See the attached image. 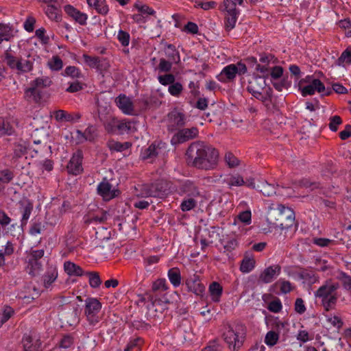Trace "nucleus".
<instances>
[{
  "label": "nucleus",
  "instance_id": "nucleus-10",
  "mask_svg": "<svg viewBox=\"0 0 351 351\" xmlns=\"http://www.w3.org/2000/svg\"><path fill=\"white\" fill-rule=\"evenodd\" d=\"M83 154L80 150L75 152L69 160L66 169L69 174L77 176L83 171Z\"/></svg>",
  "mask_w": 351,
  "mask_h": 351
},
{
  "label": "nucleus",
  "instance_id": "nucleus-14",
  "mask_svg": "<svg viewBox=\"0 0 351 351\" xmlns=\"http://www.w3.org/2000/svg\"><path fill=\"white\" fill-rule=\"evenodd\" d=\"M266 85V78L254 75L248 82L247 90L253 96L255 95L259 96L260 93L265 88Z\"/></svg>",
  "mask_w": 351,
  "mask_h": 351
},
{
  "label": "nucleus",
  "instance_id": "nucleus-31",
  "mask_svg": "<svg viewBox=\"0 0 351 351\" xmlns=\"http://www.w3.org/2000/svg\"><path fill=\"white\" fill-rule=\"evenodd\" d=\"M167 277L174 288L178 287L181 284L180 271L178 267H172L168 270Z\"/></svg>",
  "mask_w": 351,
  "mask_h": 351
},
{
  "label": "nucleus",
  "instance_id": "nucleus-21",
  "mask_svg": "<svg viewBox=\"0 0 351 351\" xmlns=\"http://www.w3.org/2000/svg\"><path fill=\"white\" fill-rule=\"evenodd\" d=\"M24 351H42L41 342L38 339L25 335L23 338Z\"/></svg>",
  "mask_w": 351,
  "mask_h": 351
},
{
  "label": "nucleus",
  "instance_id": "nucleus-24",
  "mask_svg": "<svg viewBox=\"0 0 351 351\" xmlns=\"http://www.w3.org/2000/svg\"><path fill=\"white\" fill-rule=\"evenodd\" d=\"M64 10L68 15L73 18L80 24L84 25L86 23L87 19L86 14L81 13L71 5H65Z\"/></svg>",
  "mask_w": 351,
  "mask_h": 351
},
{
  "label": "nucleus",
  "instance_id": "nucleus-5",
  "mask_svg": "<svg viewBox=\"0 0 351 351\" xmlns=\"http://www.w3.org/2000/svg\"><path fill=\"white\" fill-rule=\"evenodd\" d=\"M43 249L31 250L27 252L25 263L26 272L32 276H36L40 274L43 268Z\"/></svg>",
  "mask_w": 351,
  "mask_h": 351
},
{
  "label": "nucleus",
  "instance_id": "nucleus-54",
  "mask_svg": "<svg viewBox=\"0 0 351 351\" xmlns=\"http://www.w3.org/2000/svg\"><path fill=\"white\" fill-rule=\"evenodd\" d=\"M62 75L72 78H79L81 76V73L77 67L69 66L66 67Z\"/></svg>",
  "mask_w": 351,
  "mask_h": 351
},
{
  "label": "nucleus",
  "instance_id": "nucleus-13",
  "mask_svg": "<svg viewBox=\"0 0 351 351\" xmlns=\"http://www.w3.org/2000/svg\"><path fill=\"white\" fill-rule=\"evenodd\" d=\"M97 193L104 200L109 201L119 195V191L112 188V184L106 180L100 182L97 187Z\"/></svg>",
  "mask_w": 351,
  "mask_h": 351
},
{
  "label": "nucleus",
  "instance_id": "nucleus-22",
  "mask_svg": "<svg viewBox=\"0 0 351 351\" xmlns=\"http://www.w3.org/2000/svg\"><path fill=\"white\" fill-rule=\"evenodd\" d=\"M41 98V92L36 87L31 86L25 90L24 99L29 103L38 104L40 101Z\"/></svg>",
  "mask_w": 351,
  "mask_h": 351
},
{
  "label": "nucleus",
  "instance_id": "nucleus-58",
  "mask_svg": "<svg viewBox=\"0 0 351 351\" xmlns=\"http://www.w3.org/2000/svg\"><path fill=\"white\" fill-rule=\"evenodd\" d=\"M48 65L51 70L59 71L62 68L63 63L58 56H53Z\"/></svg>",
  "mask_w": 351,
  "mask_h": 351
},
{
  "label": "nucleus",
  "instance_id": "nucleus-63",
  "mask_svg": "<svg viewBox=\"0 0 351 351\" xmlns=\"http://www.w3.org/2000/svg\"><path fill=\"white\" fill-rule=\"evenodd\" d=\"M282 306L280 299L277 298L271 301L268 304L267 308L272 313H279L282 310Z\"/></svg>",
  "mask_w": 351,
  "mask_h": 351
},
{
  "label": "nucleus",
  "instance_id": "nucleus-6",
  "mask_svg": "<svg viewBox=\"0 0 351 351\" xmlns=\"http://www.w3.org/2000/svg\"><path fill=\"white\" fill-rule=\"evenodd\" d=\"M4 60L6 64L18 74L28 73L32 71L34 61L28 56L27 58L16 57L9 52L4 54Z\"/></svg>",
  "mask_w": 351,
  "mask_h": 351
},
{
  "label": "nucleus",
  "instance_id": "nucleus-2",
  "mask_svg": "<svg viewBox=\"0 0 351 351\" xmlns=\"http://www.w3.org/2000/svg\"><path fill=\"white\" fill-rule=\"evenodd\" d=\"M246 329L243 324L235 323L225 328L223 337L230 350H239L243 346L245 338Z\"/></svg>",
  "mask_w": 351,
  "mask_h": 351
},
{
  "label": "nucleus",
  "instance_id": "nucleus-36",
  "mask_svg": "<svg viewBox=\"0 0 351 351\" xmlns=\"http://www.w3.org/2000/svg\"><path fill=\"white\" fill-rule=\"evenodd\" d=\"M131 146L129 142H119L114 140H110L108 142V147L111 151L123 152L128 149Z\"/></svg>",
  "mask_w": 351,
  "mask_h": 351
},
{
  "label": "nucleus",
  "instance_id": "nucleus-39",
  "mask_svg": "<svg viewBox=\"0 0 351 351\" xmlns=\"http://www.w3.org/2000/svg\"><path fill=\"white\" fill-rule=\"evenodd\" d=\"M344 64H351V47H347L336 61V65L343 66Z\"/></svg>",
  "mask_w": 351,
  "mask_h": 351
},
{
  "label": "nucleus",
  "instance_id": "nucleus-56",
  "mask_svg": "<svg viewBox=\"0 0 351 351\" xmlns=\"http://www.w3.org/2000/svg\"><path fill=\"white\" fill-rule=\"evenodd\" d=\"M342 123L341 118L338 115H335L329 119L328 127L332 132H337L338 126Z\"/></svg>",
  "mask_w": 351,
  "mask_h": 351
},
{
  "label": "nucleus",
  "instance_id": "nucleus-44",
  "mask_svg": "<svg viewBox=\"0 0 351 351\" xmlns=\"http://www.w3.org/2000/svg\"><path fill=\"white\" fill-rule=\"evenodd\" d=\"M197 206V201L193 197L184 199L180 204V209L183 212L191 210Z\"/></svg>",
  "mask_w": 351,
  "mask_h": 351
},
{
  "label": "nucleus",
  "instance_id": "nucleus-38",
  "mask_svg": "<svg viewBox=\"0 0 351 351\" xmlns=\"http://www.w3.org/2000/svg\"><path fill=\"white\" fill-rule=\"evenodd\" d=\"M162 144V143H158L157 145L156 143H153L151 145H149V147H147L145 149L143 154V158H151L158 156L160 153V150L161 148L160 145Z\"/></svg>",
  "mask_w": 351,
  "mask_h": 351
},
{
  "label": "nucleus",
  "instance_id": "nucleus-64",
  "mask_svg": "<svg viewBox=\"0 0 351 351\" xmlns=\"http://www.w3.org/2000/svg\"><path fill=\"white\" fill-rule=\"evenodd\" d=\"M202 351H222V346L217 341H210Z\"/></svg>",
  "mask_w": 351,
  "mask_h": 351
},
{
  "label": "nucleus",
  "instance_id": "nucleus-35",
  "mask_svg": "<svg viewBox=\"0 0 351 351\" xmlns=\"http://www.w3.org/2000/svg\"><path fill=\"white\" fill-rule=\"evenodd\" d=\"M89 6H93L97 12L105 15L108 12V7L105 0H89Z\"/></svg>",
  "mask_w": 351,
  "mask_h": 351
},
{
  "label": "nucleus",
  "instance_id": "nucleus-45",
  "mask_svg": "<svg viewBox=\"0 0 351 351\" xmlns=\"http://www.w3.org/2000/svg\"><path fill=\"white\" fill-rule=\"evenodd\" d=\"M117 38L121 43V46L125 47H128L130 41V35L128 32L119 29L118 31Z\"/></svg>",
  "mask_w": 351,
  "mask_h": 351
},
{
  "label": "nucleus",
  "instance_id": "nucleus-51",
  "mask_svg": "<svg viewBox=\"0 0 351 351\" xmlns=\"http://www.w3.org/2000/svg\"><path fill=\"white\" fill-rule=\"evenodd\" d=\"M278 334L273 330H270L265 335V343L270 347L274 346L278 342Z\"/></svg>",
  "mask_w": 351,
  "mask_h": 351
},
{
  "label": "nucleus",
  "instance_id": "nucleus-40",
  "mask_svg": "<svg viewBox=\"0 0 351 351\" xmlns=\"http://www.w3.org/2000/svg\"><path fill=\"white\" fill-rule=\"evenodd\" d=\"M52 81L50 77L47 76H43L36 78L31 82V86L38 88H47L51 85Z\"/></svg>",
  "mask_w": 351,
  "mask_h": 351
},
{
  "label": "nucleus",
  "instance_id": "nucleus-9",
  "mask_svg": "<svg viewBox=\"0 0 351 351\" xmlns=\"http://www.w3.org/2000/svg\"><path fill=\"white\" fill-rule=\"evenodd\" d=\"M199 130L196 127L179 130L171 138V143L177 145L197 137Z\"/></svg>",
  "mask_w": 351,
  "mask_h": 351
},
{
  "label": "nucleus",
  "instance_id": "nucleus-33",
  "mask_svg": "<svg viewBox=\"0 0 351 351\" xmlns=\"http://www.w3.org/2000/svg\"><path fill=\"white\" fill-rule=\"evenodd\" d=\"M64 271L69 276H80L82 275V269L75 263L66 261L64 264Z\"/></svg>",
  "mask_w": 351,
  "mask_h": 351
},
{
  "label": "nucleus",
  "instance_id": "nucleus-42",
  "mask_svg": "<svg viewBox=\"0 0 351 351\" xmlns=\"http://www.w3.org/2000/svg\"><path fill=\"white\" fill-rule=\"evenodd\" d=\"M183 86L179 82H173V84H170L168 87L169 93L175 97H178L183 91Z\"/></svg>",
  "mask_w": 351,
  "mask_h": 351
},
{
  "label": "nucleus",
  "instance_id": "nucleus-15",
  "mask_svg": "<svg viewBox=\"0 0 351 351\" xmlns=\"http://www.w3.org/2000/svg\"><path fill=\"white\" fill-rule=\"evenodd\" d=\"M101 303L97 298H89V325H95L101 318Z\"/></svg>",
  "mask_w": 351,
  "mask_h": 351
},
{
  "label": "nucleus",
  "instance_id": "nucleus-55",
  "mask_svg": "<svg viewBox=\"0 0 351 351\" xmlns=\"http://www.w3.org/2000/svg\"><path fill=\"white\" fill-rule=\"evenodd\" d=\"M14 311L10 306H5L1 314L0 326L5 323L14 315Z\"/></svg>",
  "mask_w": 351,
  "mask_h": 351
},
{
  "label": "nucleus",
  "instance_id": "nucleus-12",
  "mask_svg": "<svg viewBox=\"0 0 351 351\" xmlns=\"http://www.w3.org/2000/svg\"><path fill=\"white\" fill-rule=\"evenodd\" d=\"M315 91L323 95H329L332 90L330 88L326 90L324 84L319 79H313L310 84L304 86L302 89V95L305 97L313 95Z\"/></svg>",
  "mask_w": 351,
  "mask_h": 351
},
{
  "label": "nucleus",
  "instance_id": "nucleus-18",
  "mask_svg": "<svg viewBox=\"0 0 351 351\" xmlns=\"http://www.w3.org/2000/svg\"><path fill=\"white\" fill-rule=\"evenodd\" d=\"M185 283L188 291L197 295H202L205 291L204 285L200 282L199 276L196 274L186 279Z\"/></svg>",
  "mask_w": 351,
  "mask_h": 351
},
{
  "label": "nucleus",
  "instance_id": "nucleus-11",
  "mask_svg": "<svg viewBox=\"0 0 351 351\" xmlns=\"http://www.w3.org/2000/svg\"><path fill=\"white\" fill-rule=\"evenodd\" d=\"M186 117L182 112L174 110L168 114L167 129L173 132L186 124Z\"/></svg>",
  "mask_w": 351,
  "mask_h": 351
},
{
  "label": "nucleus",
  "instance_id": "nucleus-48",
  "mask_svg": "<svg viewBox=\"0 0 351 351\" xmlns=\"http://www.w3.org/2000/svg\"><path fill=\"white\" fill-rule=\"evenodd\" d=\"M173 64H174V62L171 60L161 58L160 59L157 69L160 73H168L171 70Z\"/></svg>",
  "mask_w": 351,
  "mask_h": 351
},
{
  "label": "nucleus",
  "instance_id": "nucleus-47",
  "mask_svg": "<svg viewBox=\"0 0 351 351\" xmlns=\"http://www.w3.org/2000/svg\"><path fill=\"white\" fill-rule=\"evenodd\" d=\"M102 280L99 275L96 271H89V285L92 288H99L101 285Z\"/></svg>",
  "mask_w": 351,
  "mask_h": 351
},
{
  "label": "nucleus",
  "instance_id": "nucleus-7",
  "mask_svg": "<svg viewBox=\"0 0 351 351\" xmlns=\"http://www.w3.org/2000/svg\"><path fill=\"white\" fill-rule=\"evenodd\" d=\"M247 71L246 64L240 61L237 64H230L223 67L216 78L222 83H229L233 82L237 75H244Z\"/></svg>",
  "mask_w": 351,
  "mask_h": 351
},
{
  "label": "nucleus",
  "instance_id": "nucleus-28",
  "mask_svg": "<svg viewBox=\"0 0 351 351\" xmlns=\"http://www.w3.org/2000/svg\"><path fill=\"white\" fill-rule=\"evenodd\" d=\"M221 182L223 184H226L229 188H232L233 186H241L244 185L245 183L243 177L239 174L228 175L221 180Z\"/></svg>",
  "mask_w": 351,
  "mask_h": 351
},
{
  "label": "nucleus",
  "instance_id": "nucleus-50",
  "mask_svg": "<svg viewBox=\"0 0 351 351\" xmlns=\"http://www.w3.org/2000/svg\"><path fill=\"white\" fill-rule=\"evenodd\" d=\"M159 83L162 86H169L176 81V77L172 73H167L165 75H160L157 77Z\"/></svg>",
  "mask_w": 351,
  "mask_h": 351
},
{
  "label": "nucleus",
  "instance_id": "nucleus-4",
  "mask_svg": "<svg viewBox=\"0 0 351 351\" xmlns=\"http://www.w3.org/2000/svg\"><path fill=\"white\" fill-rule=\"evenodd\" d=\"M271 215L278 216V218H277L275 221H273L270 217L267 218L268 222L271 224L274 228L287 230L294 223L295 213L293 210L282 204H278Z\"/></svg>",
  "mask_w": 351,
  "mask_h": 351
},
{
  "label": "nucleus",
  "instance_id": "nucleus-53",
  "mask_svg": "<svg viewBox=\"0 0 351 351\" xmlns=\"http://www.w3.org/2000/svg\"><path fill=\"white\" fill-rule=\"evenodd\" d=\"M136 195L140 197H150L152 193H149L148 184L138 185L135 188Z\"/></svg>",
  "mask_w": 351,
  "mask_h": 351
},
{
  "label": "nucleus",
  "instance_id": "nucleus-61",
  "mask_svg": "<svg viewBox=\"0 0 351 351\" xmlns=\"http://www.w3.org/2000/svg\"><path fill=\"white\" fill-rule=\"evenodd\" d=\"M0 251H1L3 258H5V256H10L13 254L14 252V244L12 242L8 241L5 245L2 246V248L0 249Z\"/></svg>",
  "mask_w": 351,
  "mask_h": 351
},
{
  "label": "nucleus",
  "instance_id": "nucleus-16",
  "mask_svg": "<svg viewBox=\"0 0 351 351\" xmlns=\"http://www.w3.org/2000/svg\"><path fill=\"white\" fill-rule=\"evenodd\" d=\"M281 272L279 265H274L266 267L260 274L258 280L265 284L271 282Z\"/></svg>",
  "mask_w": 351,
  "mask_h": 351
},
{
  "label": "nucleus",
  "instance_id": "nucleus-1",
  "mask_svg": "<svg viewBox=\"0 0 351 351\" xmlns=\"http://www.w3.org/2000/svg\"><path fill=\"white\" fill-rule=\"evenodd\" d=\"M186 156L191 166L206 171L212 170L217 166L219 152L202 141H195L189 146Z\"/></svg>",
  "mask_w": 351,
  "mask_h": 351
},
{
  "label": "nucleus",
  "instance_id": "nucleus-43",
  "mask_svg": "<svg viewBox=\"0 0 351 351\" xmlns=\"http://www.w3.org/2000/svg\"><path fill=\"white\" fill-rule=\"evenodd\" d=\"M134 8L143 15H154L156 12L153 8L146 4L142 3L141 1H136L134 4Z\"/></svg>",
  "mask_w": 351,
  "mask_h": 351
},
{
  "label": "nucleus",
  "instance_id": "nucleus-46",
  "mask_svg": "<svg viewBox=\"0 0 351 351\" xmlns=\"http://www.w3.org/2000/svg\"><path fill=\"white\" fill-rule=\"evenodd\" d=\"M169 288L167 281L165 278H159L154 281L152 285V291L154 292L165 291Z\"/></svg>",
  "mask_w": 351,
  "mask_h": 351
},
{
  "label": "nucleus",
  "instance_id": "nucleus-49",
  "mask_svg": "<svg viewBox=\"0 0 351 351\" xmlns=\"http://www.w3.org/2000/svg\"><path fill=\"white\" fill-rule=\"evenodd\" d=\"M143 343V340L141 337L132 338L128 343L124 351H132L135 348L140 349Z\"/></svg>",
  "mask_w": 351,
  "mask_h": 351
},
{
  "label": "nucleus",
  "instance_id": "nucleus-30",
  "mask_svg": "<svg viewBox=\"0 0 351 351\" xmlns=\"http://www.w3.org/2000/svg\"><path fill=\"white\" fill-rule=\"evenodd\" d=\"M21 212L22 213L21 223L26 224L30 217L33 210V204L29 200H24L21 203Z\"/></svg>",
  "mask_w": 351,
  "mask_h": 351
},
{
  "label": "nucleus",
  "instance_id": "nucleus-23",
  "mask_svg": "<svg viewBox=\"0 0 351 351\" xmlns=\"http://www.w3.org/2000/svg\"><path fill=\"white\" fill-rule=\"evenodd\" d=\"M164 52L167 60L172 61L174 64H178L180 62V56L175 45L166 43L165 44Z\"/></svg>",
  "mask_w": 351,
  "mask_h": 351
},
{
  "label": "nucleus",
  "instance_id": "nucleus-25",
  "mask_svg": "<svg viewBox=\"0 0 351 351\" xmlns=\"http://www.w3.org/2000/svg\"><path fill=\"white\" fill-rule=\"evenodd\" d=\"M89 66L95 67L100 73H102L108 71L110 67V63L106 59L98 57L91 58L89 56Z\"/></svg>",
  "mask_w": 351,
  "mask_h": 351
},
{
  "label": "nucleus",
  "instance_id": "nucleus-60",
  "mask_svg": "<svg viewBox=\"0 0 351 351\" xmlns=\"http://www.w3.org/2000/svg\"><path fill=\"white\" fill-rule=\"evenodd\" d=\"M283 71L284 70L282 66H274L271 67L270 71L269 73V76H270L272 80H278L282 76Z\"/></svg>",
  "mask_w": 351,
  "mask_h": 351
},
{
  "label": "nucleus",
  "instance_id": "nucleus-52",
  "mask_svg": "<svg viewBox=\"0 0 351 351\" xmlns=\"http://www.w3.org/2000/svg\"><path fill=\"white\" fill-rule=\"evenodd\" d=\"M260 64L269 65L276 64L278 62L277 58L271 53H261L259 58Z\"/></svg>",
  "mask_w": 351,
  "mask_h": 351
},
{
  "label": "nucleus",
  "instance_id": "nucleus-32",
  "mask_svg": "<svg viewBox=\"0 0 351 351\" xmlns=\"http://www.w3.org/2000/svg\"><path fill=\"white\" fill-rule=\"evenodd\" d=\"M58 271L56 268H49L44 276L43 280L45 287L48 288L57 278Z\"/></svg>",
  "mask_w": 351,
  "mask_h": 351
},
{
  "label": "nucleus",
  "instance_id": "nucleus-3",
  "mask_svg": "<svg viewBox=\"0 0 351 351\" xmlns=\"http://www.w3.org/2000/svg\"><path fill=\"white\" fill-rule=\"evenodd\" d=\"M339 287L338 283L328 280L315 292V297L321 299L326 311H328L335 308L339 298Z\"/></svg>",
  "mask_w": 351,
  "mask_h": 351
},
{
  "label": "nucleus",
  "instance_id": "nucleus-27",
  "mask_svg": "<svg viewBox=\"0 0 351 351\" xmlns=\"http://www.w3.org/2000/svg\"><path fill=\"white\" fill-rule=\"evenodd\" d=\"M256 187L257 191H260L265 196H271L276 193L275 186L269 184L264 180H258Z\"/></svg>",
  "mask_w": 351,
  "mask_h": 351
},
{
  "label": "nucleus",
  "instance_id": "nucleus-62",
  "mask_svg": "<svg viewBox=\"0 0 351 351\" xmlns=\"http://www.w3.org/2000/svg\"><path fill=\"white\" fill-rule=\"evenodd\" d=\"M338 279H339L345 289L351 291V277L347 275L345 272L341 271L339 273L337 276Z\"/></svg>",
  "mask_w": 351,
  "mask_h": 351
},
{
  "label": "nucleus",
  "instance_id": "nucleus-29",
  "mask_svg": "<svg viewBox=\"0 0 351 351\" xmlns=\"http://www.w3.org/2000/svg\"><path fill=\"white\" fill-rule=\"evenodd\" d=\"M176 333L178 337H180L184 342H189L193 341L194 335L189 326H186L185 324L180 326L177 329Z\"/></svg>",
  "mask_w": 351,
  "mask_h": 351
},
{
  "label": "nucleus",
  "instance_id": "nucleus-20",
  "mask_svg": "<svg viewBox=\"0 0 351 351\" xmlns=\"http://www.w3.org/2000/svg\"><path fill=\"white\" fill-rule=\"evenodd\" d=\"M180 191L182 193L186 195L189 197H196L199 196V191L194 182L190 180L184 181L180 186Z\"/></svg>",
  "mask_w": 351,
  "mask_h": 351
},
{
  "label": "nucleus",
  "instance_id": "nucleus-26",
  "mask_svg": "<svg viewBox=\"0 0 351 351\" xmlns=\"http://www.w3.org/2000/svg\"><path fill=\"white\" fill-rule=\"evenodd\" d=\"M208 291L210 298L214 302H219L223 293L222 286L217 282H213L210 284Z\"/></svg>",
  "mask_w": 351,
  "mask_h": 351
},
{
  "label": "nucleus",
  "instance_id": "nucleus-19",
  "mask_svg": "<svg viewBox=\"0 0 351 351\" xmlns=\"http://www.w3.org/2000/svg\"><path fill=\"white\" fill-rule=\"evenodd\" d=\"M117 130L119 134H133L137 131V121L134 119L119 121Z\"/></svg>",
  "mask_w": 351,
  "mask_h": 351
},
{
  "label": "nucleus",
  "instance_id": "nucleus-17",
  "mask_svg": "<svg viewBox=\"0 0 351 351\" xmlns=\"http://www.w3.org/2000/svg\"><path fill=\"white\" fill-rule=\"evenodd\" d=\"M117 107L123 113L128 115L134 114V108L132 101L124 94H121L115 99Z\"/></svg>",
  "mask_w": 351,
  "mask_h": 351
},
{
  "label": "nucleus",
  "instance_id": "nucleus-59",
  "mask_svg": "<svg viewBox=\"0 0 351 351\" xmlns=\"http://www.w3.org/2000/svg\"><path fill=\"white\" fill-rule=\"evenodd\" d=\"M263 104L265 106L267 112H269L274 113L275 112H277L279 110L278 106L276 103V100L273 97V94L268 99V101L264 103Z\"/></svg>",
  "mask_w": 351,
  "mask_h": 351
},
{
  "label": "nucleus",
  "instance_id": "nucleus-37",
  "mask_svg": "<svg viewBox=\"0 0 351 351\" xmlns=\"http://www.w3.org/2000/svg\"><path fill=\"white\" fill-rule=\"evenodd\" d=\"M149 193L153 194L150 195V197H160L164 194L165 189H164L162 184L160 182H156L154 183L148 184Z\"/></svg>",
  "mask_w": 351,
  "mask_h": 351
},
{
  "label": "nucleus",
  "instance_id": "nucleus-34",
  "mask_svg": "<svg viewBox=\"0 0 351 351\" xmlns=\"http://www.w3.org/2000/svg\"><path fill=\"white\" fill-rule=\"evenodd\" d=\"M13 36V31L10 25L0 23V44L10 40Z\"/></svg>",
  "mask_w": 351,
  "mask_h": 351
},
{
  "label": "nucleus",
  "instance_id": "nucleus-8",
  "mask_svg": "<svg viewBox=\"0 0 351 351\" xmlns=\"http://www.w3.org/2000/svg\"><path fill=\"white\" fill-rule=\"evenodd\" d=\"M223 5L226 12L225 27L227 31H230L235 27L240 12L236 8V3L232 0H224Z\"/></svg>",
  "mask_w": 351,
  "mask_h": 351
},
{
  "label": "nucleus",
  "instance_id": "nucleus-41",
  "mask_svg": "<svg viewBox=\"0 0 351 351\" xmlns=\"http://www.w3.org/2000/svg\"><path fill=\"white\" fill-rule=\"evenodd\" d=\"M255 267V261L252 258H245L241 261L240 270L243 273H249L253 270Z\"/></svg>",
  "mask_w": 351,
  "mask_h": 351
},
{
  "label": "nucleus",
  "instance_id": "nucleus-57",
  "mask_svg": "<svg viewBox=\"0 0 351 351\" xmlns=\"http://www.w3.org/2000/svg\"><path fill=\"white\" fill-rule=\"evenodd\" d=\"M46 30L43 27H40L36 30L35 36L39 39L43 45H47L49 42V36L46 35Z\"/></svg>",
  "mask_w": 351,
  "mask_h": 351
}]
</instances>
